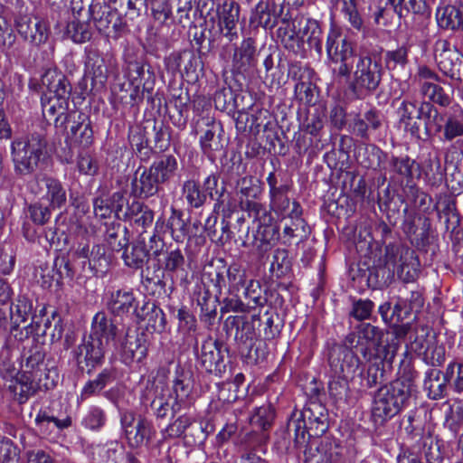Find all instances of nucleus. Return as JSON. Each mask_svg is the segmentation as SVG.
Masks as SVG:
<instances>
[{
  "instance_id": "f257e3e1",
  "label": "nucleus",
  "mask_w": 463,
  "mask_h": 463,
  "mask_svg": "<svg viewBox=\"0 0 463 463\" xmlns=\"http://www.w3.org/2000/svg\"><path fill=\"white\" fill-rule=\"evenodd\" d=\"M348 348L366 363L355 378L363 388H372L384 380V365H392L399 350L397 336L369 323H363L346 336Z\"/></svg>"
},
{
  "instance_id": "f03ea898",
  "label": "nucleus",
  "mask_w": 463,
  "mask_h": 463,
  "mask_svg": "<svg viewBox=\"0 0 463 463\" xmlns=\"http://www.w3.org/2000/svg\"><path fill=\"white\" fill-rule=\"evenodd\" d=\"M44 354L39 349L32 351L22 365V371L13 363L1 362L0 373L6 380L14 383L10 387L20 396V402H25L31 395L38 391L52 389L58 378L55 368H47L43 363Z\"/></svg>"
},
{
  "instance_id": "7ed1b4c3",
  "label": "nucleus",
  "mask_w": 463,
  "mask_h": 463,
  "mask_svg": "<svg viewBox=\"0 0 463 463\" xmlns=\"http://www.w3.org/2000/svg\"><path fill=\"white\" fill-rule=\"evenodd\" d=\"M117 327L105 313H97L92 319L91 330L88 340H84L74 352L79 364L90 366L88 373L99 364L104 357L106 349L114 340Z\"/></svg>"
},
{
  "instance_id": "20e7f679",
  "label": "nucleus",
  "mask_w": 463,
  "mask_h": 463,
  "mask_svg": "<svg viewBox=\"0 0 463 463\" xmlns=\"http://www.w3.org/2000/svg\"><path fill=\"white\" fill-rule=\"evenodd\" d=\"M413 383L408 379H398L381 386L374 393L372 415L376 422L394 417L408 406Z\"/></svg>"
},
{
  "instance_id": "39448f33",
  "label": "nucleus",
  "mask_w": 463,
  "mask_h": 463,
  "mask_svg": "<svg viewBox=\"0 0 463 463\" xmlns=\"http://www.w3.org/2000/svg\"><path fill=\"white\" fill-rule=\"evenodd\" d=\"M330 378L329 393L335 399H341L348 390V380H354L361 361L354 351L345 345H334L328 357Z\"/></svg>"
},
{
  "instance_id": "423d86ee",
  "label": "nucleus",
  "mask_w": 463,
  "mask_h": 463,
  "mask_svg": "<svg viewBox=\"0 0 463 463\" xmlns=\"http://www.w3.org/2000/svg\"><path fill=\"white\" fill-rule=\"evenodd\" d=\"M46 140L40 134L15 137L10 146L15 174H33L46 159Z\"/></svg>"
},
{
  "instance_id": "0eeeda50",
  "label": "nucleus",
  "mask_w": 463,
  "mask_h": 463,
  "mask_svg": "<svg viewBox=\"0 0 463 463\" xmlns=\"http://www.w3.org/2000/svg\"><path fill=\"white\" fill-rule=\"evenodd\" d=\"M383 66L379 60L367 54H360L356 60L350 90L357 99H364L379 87Z\"/></svg>"
},
{
  "instance_id": "6e6552de",
  "label": "nucleus",
  "mask_w": 463,
  "mask_h": 463,
  "mask_svg": "<svg viewBox=\"0 0 463 463\" xmlns=\"http://www.w3.org/2000/svg\"><path fill=\"white\" fill-rule=\"evenodd\" d=\"M340 14L350 26L361 32L364 29L365 9L376 24L383 16L387 2L385 0H340Z\"/></svg>"
},
{
  "instance_id": "1a4fd4ad",
  "label": "nucleus",
  "mask_w": 463,
  "mask_h": 463,
  "mask_svg": "<svg viewBox=\"0 0 463 463\" xmlns=\"http://www.w3.org/2000/svg\"><path fill=\"white\" fill-rule=\"evenodd\" d=\"M388 332L397 336L399 345H401L400 338L402 336L406 338V349L400 364L404 371H410L411 368V354H415L418 357H420L429 342H430V337L435 336L427 326H415L412 327L409 325H402L395 330Z\"/></svg>"
},
{
  "instance_id": "9d476101",
  "label": "nucleus",
  "mask_w": 463,
  "mask_h": 463,
  "mask_svg": "<svg viewBox=\"0 0 463 463\" xmlns=\"http://www.w3.org/2000/svg\"><path fill=\"white\" fill-rule=\"evenodd\" d=\"M419 260L414 251L401 244H389L385 248V266L404 282L413 281L418 274Z\"/></svg>"
},
{
  "instance_id": "9b49d317",
  "label": "nucleus",
  "mask_w": 463,
  "mask_h": 463,
  "mask_svg": "<svg viewBox=\"0 0 463 463\" xmlns=\"http://www.w3.org/2000/svg\"><path fill=\"white\" fill-rule=\"evenodd\" d=\"M326 50L327 58L334 63H340L338 74L348 77L353 66L349 61L354 56V49L352 42L342 35L341 29L331 24L326 36Z\"/></svg>"
},
{
  "instance_id": "f8f14e48",
  "label": "nucleus",
  "mask_w": 463,
  "mask_h": 463,
  "mask_svg": "<svg viewBox=\"0 0 463 463\" xmlns=\"http://www.w3.org/2000/svg\"><path fill=\"white\" fill-rule=\"evenodd\" d=\"M120 427L125 439L132 448H138L148 442L154 434L151 421L131 411L120 412Z\"/></svg>"
},
{
  "instance_id": "ddd939ff",
  "label": "nucleus",
  "mask_w": 463,
  "mask_h": 463,
  "mask_svg": "<svg viewBox=\"0 0 463 463\" xmlns=\"http://www.w3.org/2000/svg\"><path fill=\"white\" fill-rule=\"evenodd\" d=\"M28 188L32 194L45 200L52 209H60L66 203V190L56 178L44 174H39L29 183Z\"/></svg>"
},
{
  "instance_id": "4468645a",
  "label": "nucleus",
  "mask_w": 463,
  "mask_h": 463,
  "mask_svg": "<svg viewBox=\"0 0 463 463\" xmlns=\"http://www.w3.org/2000/svg\"><path fill=\"white\" fill-rule=\"evenodd\" d=\"M240 6L233 0H224L216 6V26L220 35L229 43L239 39Z\"/></svg>"
},
{
  "instance_id": "2eb2a0df",
  "label": "nucleus",
  "mask_w": 463,
  "mask_h": 463,
  "mask_svg": "<svg viewBox=\"0 0 463 463\" xmlns=\"http://www.w3.org/2000/svg\"><path fill=\"white\" fill-rule=\"evenodd\" d=\"M70 97H56L43 93L41 98L43 116L48 119H53L56 128H65V124L76 117V111H69Z\"/></svg>"
},
{
  "instance_id": "dca6fc26",
  "label": "nucleus",
  "mask_w": 463,
  "mask_h": 463,
  "mask_svg": "<svg viewBox=\"0 0 463 463\" xmlns=\"http://www.w3.org/2000/svg\"><path fill=\"white\" fill-rule=\"evenodd\" d=\"M107 307L117 317L134 316L137 321L143 319V314L138 310V301L130 289L122 288L111 292Z\"/></svg>"
},
{
  "instance_id": "f3484780",
  "label": "nucleus",
  "mask_w": 463,
  "mask_h": 463,
  "mask_svg": "<svg viewBox=\"0 0 463 463\" xmlns=\"http://www.w3.org/2000/svg\"><path fill=\"white\" fill-rule=\"evenodd\" d=\"M443 133L439 140L443 143H450L457 139L459 146H463V109L459 105H454L445 114Z\"/></svg>"
},
{
  "instance_id": "a211bd4d",
  "label": "nucleus",
  "mask_w": 463,
  "mask_h": 463,
  "mask_svg": "<svg viewBox=\"0 0 463 463\" xmlns=\"http://www.w3.org/2000/svg\"><path fill=\"white\" fill-rule=\"evenodd\" d=\"M41 87L51 96H71V86L65 75L55 68L45 70L41 78Z\"/></svg>"
},
{
  "instance_id": "6ab92c4d",
  "label": "nucleus",
  "mask_w": 463,
  "mask_h": 463,
  "mask_svg": "<svg viewBox=\"0 0 463 463\" xmlns=\"http://www.w3.org/2000/svg\"><path fill=\"white\" fill-rule=\"evenodd\" d=\"M197 359L203 368L208 373L220 374L222 371V357L217 343L211 338L205 340L200 351H196Z\"/></svg>"
},
{
  "instance_id": "aec40b11",
  "label": "nucleus",
  "mask_w": 463,
  "mask_h": 463,
  "mask_svg": "<svg viewBox=\"0 0 463 463\" xmlns=\"http://www.w3.org/2000/svg\"><path fill=\"white\" fill-rule=\"evenodd\" d=\"M16 30L25 40L35 46L44 43L49 37V30L43 21H36L33 24L27 17L16 20Z\"/></svg>"
},
{
  "instance_id": "412c9836",
  "label": "nucleus",
  "mask_w": 463,
  "mask_h": 463,
  "mask_svg": "<svg viewBox=\"0 0 463 463\" xmlns=\"http://www.w3.org/2000/svg\"><path fill=\"white\" fill-rule=\"evenodd\" d=\"M438 65L444 75L460 80L463 77V57L455 49L444 48L437 56Z\"/></svg>"
},
{
  "instance_id": "4be33fe9",
  "label": "nucleus",
  "mask_w": 463,
  "mask_h": 463,
  "mask_svg": "<svg viewBox=\"0 0 463 463\" xmlns=\"http://www.w3.org/2000/svg\"><path fill=\"white\" fill-rule=\"evenodd\" d=\"M147 354V345L143 335H128L121 348V360L130 365L141 363Z\"/></svg>"
},
{
  "instance_id": "5701e85b",
  "label": "nucleus",
  "mask_w": 463,
  "mask_h": 463,
  "mask_svg": "<svg viewBox=\"0 0 463 463\" xmlns=\"http://www.w3.org/2000/svg\"><path fill=\"white\" fill-rule=\"evenodd\" d=\"M304 44L307 43L310 49H314L319 56L323 52L322 47V30L318 22L312 18H300L296 21Z\"/></svg>"
},
{
  "instance_id": "b1692460",
  "label": "nucleus",
  "mask_w": 463,
  "mask_h": 463,
  "mask_svg": "<svg viewBox=\"0 0 463 463\" xmlns=\"http://www.w3.org/2000/svg\"><path fill=\"white\" fill-rule=\"evenodd\" d=\"M35 426L42 436L50 438L56 431L62 430L71 425V417L58 419L46 410H40L34 419Z\"/></svg>"
},
{
  "instance_id": "393cba45",
  "label": "nucleus",
  "mask_w": 463,
  "mask_h": 463,
  "mask_svg": "<svg viewBox=\"0 0 463 463\" xmlns=\"http://www.w3.org/2000/svg\"><path fill=\"white\" fill-rule=\"evenodd\" d=\"M85 74L91 78L94 84L103 85L107 80V68L104 59L98 50L85 47Z\"/></svg>"
},
{
  "instance_id": "a878e982",
  "label": "nucleus",
  "mask_w": 463,
  "mask_h": 463,
  "mask_svg": "<svg viewBox=\"0 0 463 463\" xmlns=\"http://www.w3.org/2000/svg\"><path fill=\"white\" fill-rule=\"evenodd\" d=\"M297 26L296 20L283 21L277 30V36L283 46L295 53L304 49V40L300 36L299 30L297 31Z\"/></svg>"
},
{
  "instance_id": "bb28decb",
  "label": "nucleus",
  "mask_w": 463,
  "mask_h": 463,
  "mask_svg": "<svg viewBox=\"0 0 463 463\" xmlns=\"http://www.w3.org/2000/svg\"><path fill=\"white\" fill-rule=\"evenodd\" d=\"M207 129L200 137V145L203 154L212 161L215 158V153L222 150V144L220 134V126L213 119H207Z\"/></svg>"
},
{
  "instance_id": "cd10ccee",
  "label": "nucleus",
  "mask_w": 463,
  "mask_h": 463,
  "mask_svg": "<svg viewBox=\"0 0 463 463\" xmlns=\"http://www.w3.org/2000/svg\"><path fill=\"white\" fill-rule=\"evenodd\" d=\"M76 115L78 119L73 121L67 131V139L72 143L89 146L93 141V131L90 123L87 120L85 115L81 113Z\"/></svg>"
},
{
  "instance_id": "c85d7f7f",
  "label": "nucleus",
  "mask_w": 463,
  "mask_h": 463,
  "mask_svg": "<svg viewBox=\"0 0 463 463\" xmlns=\"http://www.w3.org/2000/svg\"><path fill=\"white\" fill-rule=\"evenodd\" d=\"M447 384L445 375L441 378V372L439 370L430 368L425 372L423 388L430 399H442L446 395Z\"/></svg>"
},
{
  "instance_id": "c756f323",
  "label": "nucleus",
  "mask_w": 463,
  "mask_h": 463,
  "mask_svg": "<svg viewBox=\"0 0 463 463\" xmlns=\"http://www.w3.org/2000/svg\"><path fill=\"white\" fill-rule=\"evenodd\" d=\"M432 110L433 105L430 102L423 101L417 106L414 101L403 100L398 108L397 113L402 124L413 118H430Z\"/></svg>"
},
{
  "instance_id": "7c9ffc66",
  "label": "nucleus",
  "mask_w": 463,
  "mask_h": 463,
  "mask_svg": "<svg viewBox=\"0 0 463 463\" xmlns=\"http://www.w3.org/2000/svg\"><path fill=\"white\" fill-rule=\"evenodd\" d=\"M300 416L307 417L308 430L313 431L311 434L313 436H321L328 429V417L326 413V409L321 405L315 404L305 409Z\"/></svg>"
},
{
  "instance_id": "2f4dec72",
  "label": "nucleus",
  "mask_w": 463,
  "mask_h": 463,
  "mask_svg": "<svg viewBox=\"0 0 463 463\" xmlns=\"http://www.w3.org/2000/svg\"><path fill=\"white\" fill-rule=\"evenodd\" d=\"M437 23L443 29L456 30L463 26V5H446L436 13Z\"/></svg>"
},
{
  "instance_id": "473e14b6",
  "label": "nucleus",
  "mask_w": 463,
  "mask_h": 463,
  "mask_svg": "<svg viewBox=\"0 0 463 463\" xmlns=\"http://www.w3.org/2000/svg\"><path fill=\"white\" fill-rule=\"evenodd\" d=\"M380 126V115L374 109L366 111L364 115V118L356 115L349 124V128L352 129V131L362 138L368 137L369 129L375 130Z\"/></svg>"
},
{
  "instance_id": "72a5a7b5",
  "label": "nucleus",
  "mask_w": 463,
  "mask_h": 463,
  "mask_svg": "<svg viewBox=\"0 0 463 463\" xmlns=\"http://www.w3.org/2000/svg\"><path fill=\"white\" fill-rule=\"evenodd\" d=\"M159 184L151 170L145 169L139 177L132 181V194L140 197L152 196L158 191Z\"/></svg>"
},
{
  "instance_id": "f704fd0d",
  "label": "nucleus",
  "mask_w": 463,
  "mask_h": 463,
  "mask_svg": "<svg viewBox=\"0 0 463 463\" xmlns=\"http://www.w3.org/2000/svg\"><path fill=\"white\" fill-rule=\"evenodd\" d=\"M177 160L174 156L164 155L155 160L149 169L160 184L170 180L177 170Z\"/></svg>"
},
{
  "instance_id": "c9c22d12",
  "label": "nucleus",
  "mask_w": 463,
  "mask_h": 463,
  "mask_svg": "<svg viewBox=\"0 0 463 463\" xmlns=\"http://www.w3.org/2000/svg\"><path fill=\"white\" fill-rule=\"evenodd\" d=\"M415 165V161L408 156H392L389 162V169L393 178L409 183L413 177Z\"/></svg>"
},
{
  "instance_id": "e433bc0d",
  "label": "nucleus",
  "mask_w": 463,
  "mask_h": 463,
  "mask_svg": "<svg viewBox=\"0 0 463 463\" xmlns=\"http://www.w3.org/2000/svg\"><path fill=\"white\" fill-rule=\"evenodd\" d=\"M256 52L254 40L244 39L239 47L234 50L233 63L239 70H246L251 66Z\"/></svg>"
},
{
  "instance_id": "4c0bfd02",
  "label": "nucleus",
  "mask_w": 463,
  "mask_h": 463,
  "mask_svg": "<svg viewBox=\"0 0 463 463\" xmlns=\"http://www.w3.org/2000/svg\"><path fill=\"white\" fill-rule=\"evenodd\" d=\"M87 260L90 269L96 276L102 277L108 271L109 257L106 254L105 247L103 245H93Z\"/></svg>"
},
{
  "instance_id": "58836bf2",
  "label": "nucleus",
  "mask_w": 463,
  "mask_h": 463,
  "mask_svg": "<svg viewBox=\"0 0 463 463\" xmlns=\"http://www.w3.org/2000/svg\"><path fill=\"white\" fill-rule=\"evenodd\" d=\"M122 454L123 447L117 441L99 445L93 451L96 463H118Z\"/></svg>"
},
{
  "instance_id": "ea45409f",
  "label": "nucleus",
  "mask_w": 463,
  "mask_h": 463,
  "mask_svg": "<svg viewBox=\"0 0 463 463\" xmlns=\"http://www.w3.org/2000/svg\"><path fill=\"white\" fill-rule=\"evenodd\" d=\"M420 93L430 101L441 107H448L450 103V96L443 88L433 81H423L420 83Z\"/></svg>"
},
{
  "instance_id": "a19ab883",
  "label": "nucleus",
  "mask_w": 463,
  "mask_h": 463,
  "mask_svg": "<svg viewBox=\"0 0 463 463\" xmlns=\"http://www.w3.org/2000/svg\"><path fill=\"white\" fill-rule=\"evenodd\" d=\"M445 347L439 344L436 335L430 337V342L425 348L423 354L420 357L423 363L430 366H440L445 361Z\"/></svg>"
},
{
  "instance_id": "79ce46f5",
  "label": "nucleus",
  "mask_w": 463,
  "mask_h": 463,
  "mask_svg": "<svg viewBox=\"0 0 463 463\" xmlns=\"http://www.w3.org/2000/svg\"><path fill=\"white\" fill-rule=\"evenodd\" d=\"M65 35L75 43H86L92 36L90 24L87 22L72 20L66 26Z\"/></svg>"
},
{
  "instance_id": "37998d69",
  "label": "nucleus",
  "mask_w": 463,
  "mask_h": 463,
  "mask_svg": "<svg viewBox=\"0 0 463 463\" xmlns=\"http://www.w3.org/2000/svg\"><path fill=\"white\" fill-rule=\"evenodd\" d=\"M122 258L127 266L139 269L143 267L147 260V250L142 243L133 244L125 249Z\"/></svg>"
},
{
  "instance_id": "c03bdc74",
  "label": "nucleus",
  "mask_w": 463,
  "mask_h": 463,
  "mask_svg": "<svg viewBox=\"0 0 463 463\" xmlns=\"http://www.w3.org/2000/svg\"><path fill=\"white\" fill-rule=\"evenodd\" d=\"M386 2L392 6L400 18L405 17L410 13L420 14L425 10L424 0H387Z\"/></svg>"
},
{
  "instance_id": "a18cd8bd",
  "label": "nucleus",
  "mask_w": 463,
  "mask_h": 463,
  "mask_svg": "<svg viewBox=\"0 0 463 463\" xmlns=\"http://www.w3.org/2000/svg\"><path fill=\"white\" fill-rule=\"evenodd\" d=\"M171 215L167 221V228L170 230L172 238L177 241L182 242L188 235V225L183 220L182 213L175 209H171Z\"/></svg>"
},
{
  "instance_id": "49530a36",
  "label": "nucleus",
  "mask_w": 463,
  "mask_h": 463,
  "mask_svg": "<svg viewBox=\"0 0 463 463\" xmlns=\"http://www.w3.org/2000/svg\"><path fill=\"white\" fill-rule=\"evenodd\" d=\"M183 194L187 203L194 208H199L206 201V194L201 191L199 184L194 180H187L183 184Z\"/></svg>"
},
{
  "instance_id": "de8ad7c7",
  "label": "nucleus",
  "mask_w": 463,
  "mask_h": 463,
  "mask_svg": "<svg viewBox=\"0 0 463 463\" xmlns=\"http://www.w3.org/2000/svg\"><path fill=\"white\" fill-rule=\"evenodd\" d=\"M274 417V409L269 403H267L256 408L250 420L251 425L267 430L271 426Z\"/></svg>"
},
{
  "instance_id": "09e8293b",
  "label": "nucleus",
  "mask_w": 463,
  "mask_h": 463,
  "mask_svg": "<svg viewBox=\"0 0 463 463\" xmlns=\"http://www.w3.org/2000/svg\"><path fill=\"white\" fill-rule=\"evenodd\" d=\"M445 380L451 386L454 392L461 393L463 392V364L450 362L444 373Z\"/></svg>"
},
{
  "instance_id": "8fccbe9b",
  "label": "nucleus",
  "mask_w": 463,
  "mask_h": 463,
  "mask_svg": "<svg viewBox=\"0 0 463 463\" xmlns=\"http://www.w3.org/2000/svg\"><path fill=\"white\" fill-rule=\"evenodd\" d=\"M246 207L249 216L252 217L257 224L258 232H260L262 227H265L264 232H266V228H269L268 224L271 222V216L268 213L266 208L261 203L254 201H248Z\"/></svg>"
},
{
  "instance_id": "3c124183",
  "label": "nucleus",
  "mask_w": 463,
  "mask_h": 463,
  "mask_svg": "<svg viewBox=\"0 0 463 463\" xmlns=\"http://www.w3.org/2000/svg\"><path fill=\"white\" fill-rule=\"evenodd\" d=\"M105 411L98 406H90L82 419V425L90 430H99L106 423Z\"/></svg>"
},
{
  "instance_id": "603ef678",
  "label": "nucleus",
  "mask_w": 463,
  "mask_h": 463,
  "mask_svg": "<svg viewBox=\"0 0 463 463\" xmlns=\"http://www.w3.org/2000/svg\"><path fill=\"white\" fill-rule=\"evenodd\" d=\"M463 422V405L459 402H454L448 405L445 411V425L450 431L456 433Z\"/></svg>"
},
{
  "instance_id": "864d4df0",
  "label": "nucleus",
  "mask_w": 463,
  "mask_h": 463,
  "mask_svg": "<svg viewBox=\"0 0 463 463\" xmlns=\"http://www.w3.org/2000/svg\"><path fill=\"white\" fill-rule=\"evenodd\" d=\"M145 68L143 65L135 63L129 68V71L127 75L131 90L129 97L132 100H136L141 96V83L144 76Z\"/></svg>"
},
{
  "instance_id": "5fc2aeb1",
  "label": "nucleus",
  "mask_w": 463,
  "mask_h": 463,
  "mask_svg": "<svg viewBox=\"0 0 463 463\" xmlns=\"http://www.w3.org/2000/svg\"><path fill=\"white\" fill-rule=\"evenodd\" d=\"M193 389L191 377L184 373H177L173 382V391L175 394L176 403L183 402L191 393Z\"/></svg>"
},
{
  "instance_id": "6e6d98bb",
  "label": "nucleus",
  "mask_w": 463,
  "mask_h": 463,
  "mask_svg": "<svg viewBox=\"0 0 463 463\" xmlns=\"http://www.w3.org/2000/svg\"><path fill=\"white\" fill-rule=\"evenodd\" d=\"M244 297L249 300L248 305L250 308L261 307L266 302V299L262 297L260 283L255 279H250L246 285Z\"/></svg>"
},
{
  "instance_id": "4d7b16f0",
  "label": "nucleus",
  "mask_w": 463,
  "mask_h": 463,
  "mask_svg": "<svg viewBox=\"0 0 463 463\" xmlns=\"http://www.w3.org/2000/svg\"><path fill=\"white\" fill-rule=\"evenodd\" d=\"M425 180L431 186L439 185L444 178V171L441 167L440 160L436 157L430 159L424 170Z\"/></svg>"
},
{
  "instance_id": "13d9d810",
  "label": "nucleus",
  "mask_w": 463,
  "mask_h": 463,
  "mask_svg": "<svg viewBox=\"0 0 463 463\" xmlns=\"http://www.w3.org/2000/svg\"><path fill=\"white\" fill-rule=\"evenodd\" d=\"M290 261L288 259V252L285 249H276L272 255L270 263V272L276 273L277 276L284 274L285 270L288 269Z\"/></svg>"
},
{
  "instance_id": "bf43d9fd",
  "label": "nucleus",
  "mask_w": 463,
  "mask_h": 463,
  "mask_svg": "<svg viewBox=\"0 0 463 463\" xmlns=\"http://www.w3.org/2000/svg\"><path fill=\"white\" fill-rule=\"evenodd\" d=\"M424 457L428 463H441L443 460L439 446L431 437L422 438Z\"/></svg>"
},
{
  "instance_id": "052dcab7",
  "label": "nucleus",
  "mask_w": 463,
  "mask_h": 463,
  "mask_svg": "<svg viewBox=\"0 0 463 463\" xmlns=\"http://www.w3.org/2000/svg\"><path fill=\"white\" fill-rule=\"evenodd\" d=\"M192 422L193 420L190 416L186 414L181 415L165 428L164 433L171 438L181 437Z\"/></svg>"
},
{
  "instance_id": "680f3d73",
  "label": "nucleus",
  "mask_w": 463,
  "mask_h": 463,
  "mask_svg": "<svg viewBox=\"0 0 463 463\" xmlns=\"http://www.w3.org/2000/svg\"><path fill=\"white\" fill-rule=\"evenodd\" d=\"M226 270L227 280L234 290H239L246 281V271L238 264L230 265Z\"/></svg>"
},
{
  "instance_id": "e2e57ef3",
  "label": "nucleus",
  "mask_w": 463,
  "mask_h": 463,
  "mask_svg": "<svg viewBox=\"0 0 463 463\" xmlns=\"http://www.w3.org/2000/svg\"><path fill=\"white\" fill-rule=\"evenodd\" d=\"M250 23L264 28L270 25V14L266 3L260 1L256 5L250 16Z\"/></svg>"
},
{
  "instance_id": "0e129e2a",
  "label": "nucleus",
  "mask_w": 463,
  "mask_h": 463,
  "mask_svg": "<svg viewBox=\"0 0 463 463\" xmlns=\"http://www.w3.org/2000/svg\"><path fill=\"white\" fill-rule=\"evenodd\" d=\"M315 86L310 80H300L295 85V97L301 102L311 104L314 99Z\"/></svg>"
},
{
  "instance_id": "69168bd1",
  "label": "nucleus",
  "mask_w": 463,
  "mask_h": 463,
  "mask_svg": "<svg viewBox=\"0 0 463 463\" xmlns=\"http://www.w3.org/2000/svg\"><path fill=\"white\" fill-rule=\"evenodd\" d=\"M184 264V258L179 250L167 252L163 260L165 270L170 273L183 269Z\"/></svg>"
},
{
  "instance_id": "338daca9",
  "label": "nucleus",
  "mask_w": 463,
  "mask_h": 463,
  "mask_svg": "<svg viewBox=\"0 0 463 463\" xmlns=\"http://www.w3.org/2000/svg\"><path fill=\"white\" fill-rule=\"evenodd\" d=\"M77 168L80 174L92 176L97 174L99 167L90 155L81 153L77 159Z\"/></svg>"
},
{
  "instance_id": "774afa93",
  "label": "nucleus",
  "mask_w": 463,
  "mask_h": 463,
  "mask_svg": "<svg viewBox=\"0 0 463 463\" xmlns=\"http://www.w3.org/2000/svg\"><path fill=\"white\" fill-rule=\"evenodd\" d=\"M147 326L156 332H162L165 327V316L163 310L154 304L147 313Z\"/></svg>"
}]
</instances>
